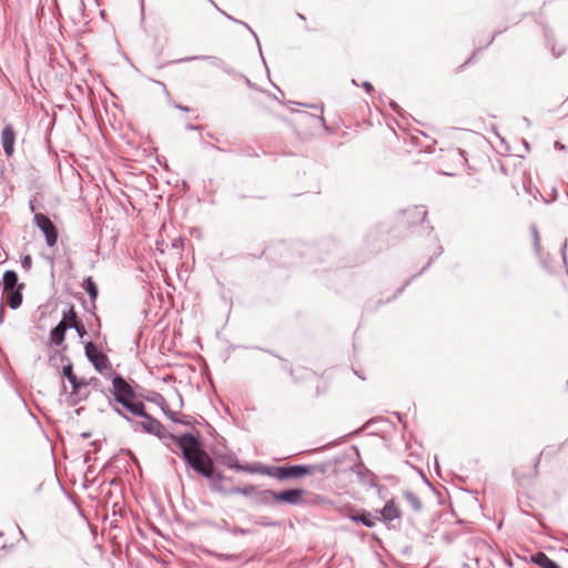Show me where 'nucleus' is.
Returning <instances> with one entry per match:
<instances>
[{"label":"nucleus","mask_w":568,"mask_h":568,"mask_svg":"<svg viewBox=\"0 0 568 568\" xmlns=\"http://www.w3.org/2000/svg\"><path fill=\"white\" fill-rule=\"evenodd\" d=\"M63 376H65L68 378V381L72 384V386H75V379L78 377L73 373L72 364H68L63 367Z\"/></svg>","instance_id":"obj_21"},{"label":"nucleus","mask_w":568,"mask_h":568,"mask_svg":"<svg viewBox=\"0 0 568 568\" xmlns=\"http://www.w3.org/2000/svg\"><path fill=\"white\" fill-rule=\"evenodd\" d=\"M176 445L182 450L186 463L197 473L206 478L213 476V462L210 456L202 449L199 439L192 434H183L173 437Z\"/></svg>","instance_id":"obj_1"},{"label":"nucleus","mask_w":568,"mask_h":568,"mask_svg":"<svg viewBox=\"0 0 568 568\" xmlns=\"http://www.w3.org/2000/svg\"><path fill=\"white\" fill-rule=\"evenodd\" d=\"M406 498L412 503L413 507L416 510H419L422 508L420 501L413 494H406Z\"/></svg>","instance_id":"obj_24"},{"label":"nucleus","mask_w":568,"mask_h":568,"mask_svg":"<svg viewBox=\"0 0 568 568\" xmlns=\"http://www.w3.org/2000/svg\"><path fill=\"white\" fill-rule=\"evenodd\" d=\"M113 395L118 403H124L126 399L131 397H135V394L132 387L121 377L115 376L112 379Z\"/></svg>","instance_id":"obj_6"},{"label":"nucleus","mask_w":568,"mask_h":568,"mask_svg":"<svg viewBox=\"0 0 568 568\" xmlns=\"http://www.w3.org/2000/svg\"><path fill=\"white\" fill-rule=\"evenodd\" d=\"M84 351L85 356L99 373H104L112 369L109 357L102 353L95 344L92 342L87 343Z\"/></svg>","instance_id":"obj_4"},{"label":"nucleus","mask_w":568,"mask_h":568,"mask_svg":"<svg viewBox=\"0 0 568 568\" xmlns=\"http://www.w3.org/2000/svg\"><path fill=\"white\" fill-rule=\"evenodd\" d=\"M352 519L355 521H362L366 527L375 526V518H373L369 513H364L362 515L352 516Z\"/></svg>","instance_id":"obj_18"},{"label":"nucleus","mask_w":568,"mask_h":568,"mask_svg":"<svg viewBox=\"0 0 568 568\" xmlns=\"http://www.w3.org/2000/svg\"><path fill=\"white\" fill-rule=\"evenodd\" d=\"M365 88H366L367 91H369L372 89V85L369 83H366Z\"/></svg>","instance_id":"obj_26"},{"label":"nucleus","mask_w":568,"mask_h":568,"mask_svg":"<svg viewBox=\"0 0 568 568\" xmlns=\"http://www.w3.org/2000/svg\"><path fill=\"white\" fill-rule=\"evenodd\" d=\"M16 131L12 124H7L1 132V144L8 158L14 152Z\"/></svg>","instance_id":"obj_9"},{"label":"nucleus","mask_w":568,"mask_h":568,"mask_svg":"<svg viewBox=\"0 0 568 568\" xmlns=\"http://www.w3.org/2000/svg\"><path fill=\"white\" fill-rule=\"evenodd\" d=\"M23 284H20L17 290L4 292L7 294V303L12 310L18 308L22 303V288Z\"/></svg>","instance_id":"obj_13"},{"label":"nucleus","mask_w":568,"mask_h":568,"mask_svg":"<svg viewBox=\"0 0 568 568\" xmlns=\"http://www.w3.org/2000/svg\"><path fill=\"white\" fill-rule=\"evenodd\" d=\"M384 520H394L400 517V510L394 503V500H388L384 508L381 511Z\"/></svg>","instance_id":"obj_12"},{"label":"nucleus","mask_w":568,"mask_h":568,"mask_svg":"<svg viewBox=\"0 0 568 568\" xmlns=\"http://www.w3.org/2000/svg\"><path fill=\"white\" fill-rule=\"evenodd\" d=\"M540 455L531 462H521L514 469V475L520 486H528L538 476Z\"/></svg>","instance_id":"obj_3"},{"label":"nucleus","mask_w":568,"mask_h":568,"mask_svg":"<svg viewBox=\"0 0 568 568\" xmlns=\"http://www.w3.org/2000/svg\"><path fill=\"white\" fill-rule=\"evenodd\" d=\"M532 561L541 568H559L558 565L544 552L534 555Z\"/></svg>","instance_id":"obj_16"},{"label":"nucleus","mask_w":568,"mask_h":568,"mask_svg":"<svg viewBox=\"0 0 568 568\" xmlns=\"http://www.w3.org/2000/svg\"><path fill=\"white\" fill-rule=\"evenodd\" d=\"M272 498L276 503H285L290 505H298L303 501L304 490L303 489H288L283 491H270Z\"/></svg>","instance_id":"obj_8"},{"label":"nucleus","mask_w":568,"mask_h":568,"mask_svg":"<svg viewBox=\"0 0 568 568\" xmlns=\"http://www.w3.org/2000/svg\"><path fill=\"white\" fill-rule=\"evenodd\" d=\"M143 419L135 423V427H139L141 430L155 435L160 438L164 436L165 428L164 426L155 418L145 413L144 416H141Z\"/></svg>","instance_id":"obj_7"},{"label":"nucleus","mask_w":568,"mask_h":568,"mask_svg":"<svg viewBox=\"0 0 568 568\" xmlns=\"http://www.w3.org/2000/svg\"><path fill=\"white\" fill-rule=\"evenodd\" d=\"M253 490H254V488L252 486L245 487L243 489L234 487V488L229 489L226 493L250 495L253 493Z\"/></svg>","instance_id":"obj_22"},{"label":"nucleus","mask_w":568,"mask_h":568,"mask_svg":"<svg viewBox=\"0 0 568 568\" xmlns=\"http://www.w3.org/2000/svg\"><path fill=\"white\" fill-rule=\"evenodd\" d=\"M214 17H216L215 11L210 7H206L202 14L196 18V21L201 27L209 28L211 27Z\"/></svg>","instance_id":"obj_15"},{"label":"nucleus","mask_w":568,"mask_h":568,"mask_svg":"<svg viewBox=\"0 0 568 568\" xmlns=\"http://www.w3.org/2000/svg\"><path fill=\"white\" fill-rule=\"evenodd\" d=\"M21 283H18V275L14 271H6L2 278L3 292L17 290Z\"/></svg>","instance_id":"obj_14"},{"label":"nucleus","mask_w":568,"mask_h":568,"mask_svg":"<svg viewBox=\"0 0 568 568\" xmlns=\"http://www.w3.org/2000/svg\"><path fill=\"white\" fill-rule=\"evenodd\" d=\"M316 470L324 471V468L312 465L281 466L274 469L273 476L277 479L301 478Z\"/></svg>","instance_id":"obj_2"},{"label":"nucleus","mask_w":568,"mask_h":568,"mask_svg":"<svg viewBox=\"0 0 568 568\" xmlns=\"http://www.w3.org/2000/svg\"><path fill=\"white\" fill-rule=\"evenodd\" d=\"M89 383L84 378H77L75 386H72V394H78L82 387H87Z\"/></svg>","instance_id":"obj_23"},{"label":"nucleus","mask_w":568,"mask_h":568,"mask_svg":"<svg viewBox=\"0 0 568 568\" xmlns=\"http://www.w3.org/2000/svg\"><path fill=\"white\" fill-rule=\"evenodd\" d=\"M69 314H70V316H69V318H68V321L70 322V324H69V325L74 326V327L77 328V331H78V333H79L80 335L84 334V333H85V331H84L83 325L77 322V315H75L74 310H73V308H71V310L69 311Z\"/></svg>","instance_id":"obj_19"},{"label":"nucleus","mask_w":568,"mask_h":568,"mask_svg":"<svg viewBox=\"0 0 568 568\" xmlns=\"http://www.w3.org/2000/svg\"><path fill=\"white\" fill-rule=\"evenodd\" d=\"M328 390V382L324 378L323 375L320 376L318 383L316 385V397H321L326 394Z\"/></svg>","instance_id":"obj_20"},{"label":"nucleus","mask_w":568,"mask_h":568,"mask_svg":"<svg viewBox=\"0 0 568 568\" xmlns=\"http://www.w3.org/2000/svg\"><path fill=\"white\" fill-rule=\"evenodd\" d=\"M121 405L126 408L132 415L135 416H144L145 415V405L141 400H135V397H131L126 399Z\"/></svg>","instance_id":"obj_10"},{"label":"nucleus","mask_w":568,"mask_h":568,"mask_svg":"<svg viewBox=\"0 0 568 568\" xmlns=\"http://www.w3.org/2000/svg\"><path fill=\"white\" fill-rule=\"evenodd\" d=\"M69 326L68 317L61 321L51 332V339L55 345H60L64 341V334Z\"/></svg>","instance_id":"obj_11"},{"label":"nucleus","mask_w":568,"mask_h":568,"mask_svg":"<svg viewBox=\"0 0 568 568\" xmlns=\"http://www.w3.org/2000/svg\"><path fill=\"white\" fill-rule=\"evenodd\" d=\"M30 210L34 212V205L32 203H30Z\"/></svg>","instance_id":"obj_27"},{"label":"nucleus","mask_w":568,"mask_h":568,"mask_svg":"<svg viewBox=\"0 0 568 568\" xmlns=\"http://www.w3.org/2000/svg\"><path fill=\"white\" fill-rule=\"evenodd\" d=\"M84 288L87 291V293L89 294L90 296V300L91 301H94L98 296V287L94 283V281L92 280V277H88L85 281H84Z\"/></svg>","instance_id":"obj_17"},{"label":"nucleus","mask_w":568,"mask_h":568,"mask_svg":"<svg viewBox=\"0 0 568 568\" xmlns=\"http://www.w3.org/2000/svg\"><path fill=\"white\" fill-rule=\"evenodd\" d=\"M34 224L41 230L45 236L47 245L52 247L58 242V231L51 220L43 213L34 214Z\"/></svg>","instance_id":"obj_5"},{"label":"nucleus","mask_w":568,"mask_h":568,"mask_svg":"<svg viewBox=\"0 0 568 568\" xmlns=\"http://www.w3.org/2000/svg\"><path fill=\"white\" fill-rule=\"evenodd\" d=\"M31 263H32V260L29 255H26L22 260V266L24 268H30L31 267Z\"/></svg>","instance_id":"obj_25"}]
</instances>
